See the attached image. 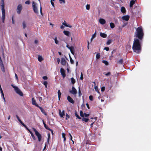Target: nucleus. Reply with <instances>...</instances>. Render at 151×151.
I'll use <instances>...</instances> for the list:
<instances>
[{"label": "nucleus", "mask_w": 151, "mask_h": 151, "mask_svg": "<svg viewBox=\"0 0 151 151\" xmlns=\"http://www.w3.org/2000/svg\"><path fill=\"white\" fill-rule=\"evenodd\" d=\"M142 40L134 38L132 48L133 51L137 53L140 52L141 50V43Z\"/></svg>", "instance_id": "1"}, {"label": "nucleus", "mask_w": 151, "mask_h": 151, "mask_svg": "<svg viewBox=\"0 0 151 151\" xmlns=\"http://www.w3.org/2000/svg\"><path fill=\"white\" fill-rule=\"evenodd\" d=\"M144 34L142 27L140 26L136 28L134 33V37L137 39L142 40Z\"/></svg>", "instance_id": "2"}, {"label": "nucleus", "mask_w": 151, "mask_h": 151, "mask_svg": "<svg viewBox=\"0 0 151 151\" xmlns=\"http://www.w3.org/2000/svg\"><path fill=\"white\" fill-rule=\"evenodd\" d=\"M1 8L2 11L1 19L3 23L4 22L5 17V12L4 9V0H1Z\"/></svg>", "instance_id": "3"}, {"label": "nucleus", "mask_w": 151, "mask_h": 151, "mask_svg": "<svg viewBox=\"0 0 151 151\" xmlns=\"http://www.w3.org/2000/svg\"><path fill=\"white\" fill-rule=\"evenodd\" d=\"M11 86L14 89L15 91L17 94L21 96H23V93L17 87L15 86L12 84Z\"/></svg>", "instance_id": "4"}, {"label": "nucleus", "mask_w": 151, "mask_h": 151, "mask_svg": "<svg viewBox=\"0 0 151 151\" xmlns=\"http://www.w3.org/2000/svg\"><path fill=\"white\" fill-rule=\"evenodd\" d=\"M33 130L35 132V134L37 137L38 140L39 142H40L42 139V136L41 134L34 128H33Z\"/></svg>", "instance_id": "5"}, {"label": "nucleus", "mask_w": 151, "mask_h": 151, "mask_svg": "<svg viewBox=\"0 0 151 151\" xmlns=\"http://www.w3.org/2000/svg\"><path fill=\"white\" fill-rule=\"evenodd\" d=\"M22 9V6L21 4H19L18 5L17 9V12L18 14H20L21 11Z\"/></svg>", "instance_id": "6"}, {"label": "nucleus", "mask_w": 151, "mask_h": 151, "mask_svg": "<svg viewBox=\"0 0 151 151\" xmlns=\"http://www.w3.org/2000/svg\"><path fill=\"white\" fill-rule=\"evenodd\" d=\"M69 92L74 95H76L77 93V91L73 86L72 88V90L70 91Z\"/></svg>", "instance_id": "7"}, {"label": "nucleus", "mask_w": 151, "mask_h": 151, "mask_svg": "<svg viewBox=\"0 0 151 151\" xmlns=\"http://www.w3.org/2000/svg\"><path fill=\"white\" fill-rule=\"evenodd\" d=\"M32 6L33 7V9L34 12L36 14H38V12L37 7L35 4V2L33 1L32 2Z\"/></svg>", "instance_id": "8"}, {"label": "nucleus", "mask_w": 151, "mask_h": 151, "mask_svg": "<svg viewBox=\"0 0 151 151\" xmlns=\"http://www.w3.org/2000/svg\"><path fill=\"white\" fill-rule=\"evenodd\" d=\"M60 71L63 78H65L66 76L65 70L63 68H61L60 69Z\"/></svg>", "instance_id": "9"}, {"label": "nucleus", "mask_w": 151, "mask_h": 151, "mask_svg": "<svg viewBox=\"0 0 151 151\" xmlns=\"http://www.w3.org/2000/svg\"><path fill=\"white\" fill-rule=\"evenodd\" d=\"M32 104L34 105H35L37 107H39V105L37 104L36 102V100H35L34 98H32Z\"/></svg>", "instance_id": "10"}, {"label": "nucleus", "mask_w": 151, "mask_h": 151, "mask_svg": "<svg viewBox=\"0 0 151 151\" xmlns=\"http://www.w3.org/2000/svg\"><path fill=\"white\" fill-rule=\"evenodd\" d=\"M67 99L69 102L71 103L72 104L74 103V101L73 100L72 98H71L70 96H67Z\"/></svg>", "instance_id": "11"}, {"label": "nucleus", "mask_w": 151, "mask_h": 151, "mask_svg": "<svg viewBox=\"0 0 151 151\" xmlns=\"http://www.w3.org/2000/svg\"><path fill=\"white\" fill-rule=\"evenodd\" d=\"M129 18V15H125L123 16L122 19L123 20H125L126 21H128Z\"/></svg>", "instance_id": "12"}, {"label": "nucleus", "mask_w": 151, "mask_h": 151, "mask_svg": "<svg viewBox=\"0 0 151 151\" xmlns=\"http://www.w3.org/2000/svg\"><path fill=\"white\" fill-rule=\"evenodd\" d=\"M66 61L64 58H61V64L64 66L66 65Z\"/></svg>", "instance_id": "13"}, {"label": "nucleus", "mask_w": 151, "mask_h": 151, "mask_svg": "<svg viewBox=\"0 0 151 151\" xmlns=\"http://www.w3.org/2000/svg\"><path fill=\"white\" fill-rule=\"evenodd\" d=\"M59 114L61 117H63V116L65 115V112L64 110H63L62 112L60 110H59Z\"/></svg>", "instance_id": "14"}, {"label": "nucleus", "mask_w": 151, "mask_h": 151, "mask_svg": "<svg viewBox=\"0 0 151 151\" xmlns=\"http://www.w3.org/2000/svg\"><path fill=\"white\" fill-rule=\"evenodd\" d=\"M99 22L101 24H104L106 23V22L104 19L101 18L99 20Z\"/></svg>", "instance_id": "15"}, {"label": "nucleus", "mask_w": 151, "mask_h": 151, "mask_svg": "<svg viewBox=\"0 0 151 151\" xmlns=\"http://www.w3.org/2000/svg\"><path fill=\"white\" fill-rule=\"evenodd\" d=\"M40 110H41L43 114L45 115L46 116L47 115V114L46 112L45 111V110L43 109L42 107H40L39 106V107H38Z\"/></svg>", "instance_id": "16"}, {"label": "nucleus", "mask_w": 151, "mask_h": 151, "mask_svg": "<svg viewBox=\"0 0 151 151\" xmlns=\"http://www.w3.org/2000/svg\"><path fill=\"white\" fill-rule=\"evenodd\" d=\"M62 24L64 25L66 27H68L71 28L72 27V26L70 25H69V24H67L65 22V21H64V22H63Z\"/></svg>", "instance_id": "17"}, {"label": "nucleus", "mask_w": 151, "mask_h": 151, "mask_svg": "<svg viewBox=\"0 0 151 151\" xmlns=\"http://www.w3.org/2000/svg\"><path fill=\"white\" fill-rule=\"evenodd\" d=\"M68 49L70 50V51L72 54H74V48L73 46L70 47Z\"/></svg>", "instance_id": "18"}, {"label": "nucleus", "mask_w": 151, "mask_h": 151, "mask_svg": "<svg viewBox=\"0 0 151 151\" xmlns=\"http://www.w3.org/2000/svg\"><path fill=\"white\" fill-rule=\"evenodd\" d=\"M63 33L65 35L67 36H69L70 35V32L69 31L64 30L63 31Z\"/></svg>", "instance_id": "19"}, {"label": "nucleus", "mask_w": 151, "mask_h": 151, "mask_svg": "<svg viewBox=\"0 0 151 151\" xmlns=\"http://www.w3.org/2000/svg\"><path fill=\"white\" fill-rule=\"evenodd\" d=\"M100 35L101 37L104 38H106L107 36V35L106 34L102 32L100 33Z\"/></svg>", "instance_id": "20"}, {"label": "nucleus", "mask_w": 151, "mask_h": 151, "mask_svg": "<svg viewBox=\"0 0 151 151\" xmlns=\"http://www.w3.org/2000/svg\"><path fill=\"white\" fill-rule=\"evenodd\" d=\"M135 3V1L133 0H131L130 2V7H132L133 5Z\"/></svg>", "instance_id": "21"}, {"label": "nucleus", "mask_w": 151, "mask_h": 151, "mask_svg": "<svg viewBox=\"0 0 151 151\" xmlns=\"http://www.w3.org/2000/svg\"><path fill=\"white\" fill-rule=\"evenodd\" d=\"M43 123L44 125V127L46 129L48 130H51V129L48 127V126L44 122V120H43Z\"/></svg>", "instance_id": "22"}, {"label": "nucleus", "mask_w": 151, "mask_h": 151, "mask_svg": "<svg viewBox=\"0 0 151 151\" xmlns=\"http://www.w3.org/2000/svg\"><path fill=\"white\" fill-rule=\"evenodd\" d=\"M91 139H94L96 137V134L94 133H91L90 134Z\"/></svg>", "instance_id": "23"}, {"label": "nucleus", "mask_w": 151, "mask_h": 151, "mask_svg": "<svg viewBox=\"0 0 151 151\" xmlns=\"http://www.w3.org/2000/svg\"><path fill=\"white\" fill-rule=\"evenodd\" d=\"M58 98L59 100H60V96L61 95V93L60 92V90H58Z\"/></svg>", "instance_id": "24"}, {"label": "nucleus", "mask_w": 151, "mask_h": 151, "mask_svg": "<svg viewBox=\"0 0 151 151\" xmlns=\"http://www.w3.org/2000/svg\"><path fill=\"white\" fill-rule=\"evenodd\" d=\"M121 11L123 13H124L126 12V9L124 7L122 6V7Z\"/></svg>", "instance_id": "25"}, {"label": "nucleus", "mask_w": 151, "mask_h": 151, "mask_svg": "<svg viewBox=\"0 0 151 151\" xmlns=\"http://www.w3.org/2000/svg\"><path fill=\"white\" fill-rule=\"evenodd\" d=\"M23 28L25 29L26 27V23L25 21H23L22 22Z\"/></svg>", "instance_id": "26"}, {"label": "nucleus", "mask_w": 151, "mask_h": 151, "mask_svg": "<svg viewBox=\"0 0 151 151\" xmlns=\"http://www.w3.org/2000/svg\"><path fill=\"white\" fill-rule=\"evenodd\" d=\"M82 120L83 121L85 122H87L89 119L88 118L83 117L82 119Z\"/></svg>", "instance_id": "27"}, {"label": "nucleus", "mask_w": 151, "mask_h": 151, "mask_svg": "<svg viewBox=\"0 0 151 151\" xmlns=\"http://www.w3.org/2000/svg\"><path fill=\"white\" fill-rule=\"evenodd\" d=\"M123 63V60L122 59H120L117 62V63L120 64H122Z\"/></svg>", "instance_id": "28"}, {"label": "nucleus", "mask_w": 151, "mask_h": 151, "mask_svg": "<svg viewBox=\"0 0 151 151\" xmlns=\"http://www.w3.org/2000/svg\"><path fill=\"white\" fill-rule=\"evenodd\" d=\"M16 117L17 119L20 122V123L22 124L23 123L22 122V121L20 119V118H19V116L17 115H16Z\"/></svg>", "instance_id": "29"}, {"label": "nucleus", "mask_w": 151, "mask_h": 151, "mask_svg": "<svg viewBox=\"0 0 151 151\" xmlns=\"http://www.w3.org/2000/svg\"><path fill=\"white\" fill-rule=\"evenodd\" d=\"M75 116L78 119H81V118L80 117V116L77 114V112L76 111H75Z\"/></svg>", "instance_id": "30"}, {"label": "nucleus", "mask_w": 151, "mask_h": 151, "mask_svg": "<svg viewBox=\"0 0 151 151\" xmlns=\"http://www.w3.org/2000/svg\"><path fill=\"white\" fill-rule=\"evenodd\" d=\"M111 42H112V40L111 39L108 40L106 42V44L107 45H109L111 44Z\"/></svg>", "instance_id": "31"}, {"label": "nucleus", "mask_w": 151, "mask_h": 151, "mask_svg": "<svg viewBox=\"0 0 151 151\" xmlns=\"http://www.w3.org/2000/svg\"><path fill=\"white\" fill-rule=\"evenodd\" d=\"M110 26L111 28H113L115 27V25L113 23L111 22L110 24Z\"/></svg>", "instance_id": "32"}, {"label": "nucleus", "mask_w": 151, "mask_h": 151, "mask_svg": "<svg viewBox=\"0 0 151 151\" xmlns=\"http://www.w3.org/2000/svg\"><path fill=\"white\" fill-rule=\"evenodd\" d=\"M102 62L104 63L106 65H109L108 62L106 60H103L102 61Z\"/></svg>", "instance_id": "33"}, {"label": "nucleus", "mask_w": 151, "mask_h": 151, "mask_svg": "<svg viewBox=\"0 0 151 151\" xmlns=\"http://www.w3.org/2000/svg\"><path fill=\"white\" fill-rule=\"evenodd\" d=\"M100 53H97L96 55V59H98L100 58Z\"/></svg>", "instance_id": "34"}, {"label": "nucleus", "mask_w": 151, "mask_h": 151, "mask_svg": "<svg viewBox=\"0 0 151 151\" xmlns=\"http://www.w3.org/2000/svg\"><path fill=\"white\" fill-rule=\"evenodd\" d=\"M54 40H55V42L56 44L58 45L59 44V42L58 40H57V38L56 37H55L54 39Z\"/></svg>", "instance_id": "35"}, {"label": "nucleus", "mask_w": 151, "mask_h": 151, "mask_svg": "<svg viewBox=\"0 0 151 151\" xmlns=\"http://www.w3.org/2000/svg\"><path fill=\"white\" fill-rule=\"evenodd\" d=\"M1 92V96L3 97V99H4V102H5L6 101H5V98H4V93L3 92V91L1 92Z\"/></svg>", "instance_id": "36"}, {"label": "nucleus", "mask_w": 151, "mask_h": 151, "mask_svg": "<svg viewBox=\"0 0 151 151\" xmlns=\"http://www.w3.org/2000/svg\"><path fill=\"white\" fill-rule=\"evenodd\" d=\"M38 60L40 62H41L43 60V58L42 56H39L38 58Z\"/></svg>", "instance_id": "37"}, {"label": "nucleus", "mask_w": 151, "mask_h": 151, "mask_svg": "<svg viewBox=\"0 0 151 151\" xmlns=\"http://www.w3.org/2000/svg\"><path fill=\"white\" fill-rule=\"evenodd\" d=\"M80 115L81 117H82L83 118L84 117V114L82 111H80Z\"/></svg>", "instance_id": "38"}, {"label": "nucleus", "mask_w": 151, "mask_h": 151, "mask_svg": "<svg viewBox=\"0 0 151 151\" xmlns=\"http://www.w3.org/2000/svg\"><path fill=\"white\" fill-rule=\"evenodd\" d=\"M71 79L72 83L73 84H74L76 82L75 80L72 77L71 78Z\"/></svg>", "instance_id": "39"}, {"label": "nucleus", "mask_w": 151, "mask_h": 151, "mask_svg": "<svg viewBox=\"0 0 151 151\" xmlns=\"http://www.w3.org/2000/svg\"><path fill=\"white\" fill-rule=\"evenodd\" d=\"M14 15H13L12 16V24H14L15 23L14 21Z\"/></svg>", "instance_id": "40"}, {"label": "nucleus", "mask_w": 151, "mask_h": 151, "mask_svg": "<svg viewBox=\"0 0 151 151\" xmlns=\"http://www.w3.org/2000/svg\"><path fill=\"white\" fill-rule=\"evenodd\" d=\"M70 63L72 64H73L74 63V61L72 59V58H71L70 56Z\"/></svg>", "instance_id": "41"}, {"label": "nucleus", "mask_w": 151, "mask_h": 151, "mask_svg": "<svg viewBox=\"0 0 151 151\" xmlns=\"http://www.w3.org/2000/svg\"><path fill=\"white\" fill-rule=\"evenodd\" d=\"M62 136L63 138H64V141H65L66 140L65 134L64 133H62Z\"/></svg>", "instance_id": "42"}, {"label": "nucleus", "mask_w": 151, "mask_h": 151, "mask_svg": "<svg viewBox=\"0 0 151 151\" xmlns=\"http://www.w3.org/2000/svg\"><path fill=\"white\" fill-rule=\"evenodd\" d=\"M47 81H44L43 82V84L45 86L46 88L47 87Z\"/></svg>", "instance_id": "43"}, {"label": "nucleus", "mask_w": 151, "mask_h": 151, "mask_svg": "<svg viewBox=\"0 0 151 151\" xmlns=\"http://www.w3.org/2000/svg\"><path fill=\"white\" fill-rule=\"evenodd\" d=\"M50 137V134L49 133L48 134V138H47V142L48 143H49Z\"/></svg>", "instance_id": "44"}, {"label": "nucleus", "mask_w": 151, "mask_h": 151, "mask_svg": "<svg viewBox=\"0 0 151 151\" xmlns=\"http://www.w3.org/2000/svg\"><path fill=\"white\" fill-rule=\"evenodd\" d=\"M89 99L91 101H92L93 100V96H91V95L90 96H89Z\"/></svg>", "instance_id": "45"}, {"label": "nucleus", "mask_w": 151, "mask_h": 151, "mask_svg": "<svg viewBox=\"0 0 151 151\" xmlns=\"http://www.w3.org/2000/svg\"><path fill=\"white\" fill-rule=\"evenodd\" d=\"M86 9L87 10H89L90 8V5L87 4L86 6Z\"/></svg>", "instance_id": "46"}, {"label": "nucleus", "mask_w": 151, "mask_h": 151, "mask_svg": "<svg viewBox=\"0 0 151 151\" xmlns=\"http://www.w3.org/2000/svg\"><path fill=\"white\" fill-rule=\"evenodd\" d=\"M70 116L68 114H66V118H65V119H66V120H67L69 118H70Z\"/></svg>", "instance_id": "47"}, {"label": "nucleus", "mask_w": 151, "mask_h": 151, "mask_svg": "<svg viewBox=\"0 0 151 151\" xmlns=\"http://www.w3.org/2000/svg\"><path fill=\"white\" fill-rule=\"evenodd\" d=\"M31 136H32V138L33 139V140H35L36 139V138H35V136L33 134V133H32V134H31Z\"/></svg>", "instance_id": "48"}, {"label": "nucleus", "mask_w": 151, "mask_h": 151, "mask_svg": "<svg viewBox=\"0 0 151 151\" xmlns=\"http://www.w3.org/2000/svg\"><path fill=\"white\" fill-rule=\"evenodd\" d=\"M22 125L27 130H28L29 129L28 128V127H27L26 125L24 124V123H23Z\"/></svg>", "instance_id": "49"}, {"label": "nucleus", "mask_w": 151, "mask_h": 151, "mask_svg": "<svg viewBox=\"0 0 151 151\" xmlns=\"http://www.w3.org/2000/svg\"><path fill=\"white\" fill-rule=\"evenodd\" d=\"M60 1V4H62V3H65V0H59Z\"/></svg>", "instance_id": "50"}, {"label": "nucleus", "mask_w": 151, "mask_h": 151, "mask_svg": "<svg viewBox=\"0 0 151 151\" xmlns=\"http://www.w3.org/2000/svg\"><path fill=\"white\" fill-rule=\"evenodd\" d=\"M79 89L78 90V93H79V96H81V95L82 94L80 89V87H79Z\"/></svg>", "instance_id": "51"}, {"label": "nucleus", "mask_w": 151, "mask_h": 151, "mask_svg": "<svg viewBox=\"0 0 151 151\" xmlns=\"http://www.w3.org/2000/svg\"><path fill=\"white\" fill-rule=\"evenodd\" d=\"M80 79H81L82 80H83V73L82 72H81V76H80Z\"/></svg>", "instance_id": "52"}, {"label": "nucleus", "mask_w": 151, "mask_h": 151, "mask_svg": "<svg viewBox=\"0 0 151 151\" xmlns=\"http://www.w3.org/2000/svg\"><path fill=\"white\" fill-rule=\"evenodd\" d=\"M96 31L92 35V38H94V37H95L96 36Z\"/></svg>", "instance_id": "53"}, {"label": "nucleus", "mask_w": 151, "mask_h": 151, "mask_svg": "<svg viewBox=\"0 0 151 151\" xmlns=\"http://www.w3.org/2000/svg\"><path fill=\"white\" fill-rule=\"evenodd\" d=\"M30 3V1L29 0L25 2V4H29Z\"/></svg>", "instance_id": "54"}, {"label": "nucleus", "mask_w": 151, "mask_h": 151, "mask_svg": "<svg viewBox=\"0 0 151 151\" xmlns=\"http://www.w3.org/2000/svg\"><path fill=\"white\" fill-rule=\"evenodd\" d=\"M105 90V87L104 86L102 87H101V91L103 92Z\"/></svg>", "instance_id": "55"}, {"label": "nucleus", "mask_w": 151, "mask_h": 151, "mask_svg": "<svg viewBox=\"0 0 151 151\" xmlns=\"http://www.w3.org/2000/svg\"><path fill=\"white\" fill-rule=\"evenodd\" d=\"M111 74V73L110 72H108L107 73L105 74V75L106 76H109Z\"/></svg>", "instance_id": "56"}, {"label": "nucleus", "mask_w": 151, "mask_h": 151, "mask_svg": "<svg viewBox=\"0 0 151 151\" xmlns=\"http://www.w3.org/2000/svg\"><path fill=\"white\" fill-rule=\"evenodd\" d=\"M89 114H87L86 113H84V116H85V117H87L88 116H89Z\"/></svg>", "instance_id": "57"}, {"label": "nucleus", "mask_w": 151, "mask_h": 151, "mask_svg": "<svg viewBox=\"0 0 151 151\" xmlns=\"http://www.w3.org/2000/svg\"><path fill=\"white\" fill-rule=\"evenodd\" d=\"M1 69L2 72H4L5 71V70L4 67H1Z\"/></svg>", "instance_id": "58"}, {"label": "nucleus", "mask_w": 151, "mask_h": 151, "mask_svg": "<svg viewBox=\"0 0 151 151\" xmlns=\"http://www.w3.org/2000/svg\"><path fill=\"white\" fill-rule=\"evenodd\" d=\"M104 49L106 51H108L109 50V48L108 47H105Z\"/></svg>", "instance_id": "59"}, {"label": "nucleus", "mask_w": 151, "mask_h": 151, "mask_svg": "<svg viewBox=\"0 0 151 151\" xmlns=\"http://www.w3.org/2000/svg\"><path fill=\"white\" fill-rule=\"evenodd\" d=\"M57 60L58 64H59L60 62V60L59 58H57Z\"/></svg>", "instance_id": "60"}, {"label": "nucleus", "mask_w": 151, "mask_h": 151, "mask_svg": "<svg viewBox=\"0 0 151 151\" xmlns=\"http://www.w3.org/2000/svg\"><path fill=\"white\" fill-rule=\"evenodd\" d=\"M43 79L45 80H47V76H44L42 77Z\"/></svg>", "instance_id": "61"}, {"label": "nucleus", "mask_w": 151, "mask_h": 151, "mask_svg": "<svg viewBox=\"0 0 151 151\" xmlns=\"http://www.w3.org/2000/svg\"><path fill=\"white\" fill-rule=\"evenodd\" d=\"M0 66H1V68L4 67L3 62L0 63Z\"/></svg>", "instance_id": "62"}, {"label": "nucleus", "mask_w": 151, "mask_h": 151, "mask_svg": "<svg viewBox=\"0 0 151 151\" xmlns=\"http://www.w3.org/2000/svg\"><path fill=\"white\" fill-rule=\"evenodd\" d=\"M51 3L52 4V5L54 7V3H53V2L52 1V0H51Z\"/></svg>", "instance_id": "63"}, {"label": "nucleus", "mask_w": 151, "mask_h": 151, "mask_svg": "<svg viewBox=\"0 0 151 151\" xmlns=\"http://www.w3.org/2000/svg\"><path fill=\"white\" fill-rule=\"evenodd\" d=\"M39 99L40 102L42 101V98L41 97H39Z\"/></svg>", "instance_id": "64"}]
</instances>
